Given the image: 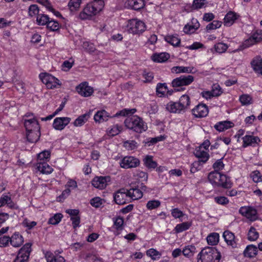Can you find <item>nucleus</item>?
<instances>
[{
	"label": "nucleus",
	"mask_w": 262,
	"mask_h": 262,
	"mask_svg": "<svg viewBox=\"0 0 262 262\" xmlns=\"http://www.w3.org/2000/svg\"><path fill=\"white\" fill-rule=\"evenodd\" d=\"M76 89L79 94L85 97L90 96L94 92L93 88L89 86L87 82L80 83Z\"/></svg>",
	"instance_id": "12"
},
{
	"label": "nucleus",
	"mask_w": 262,
	"mask_h": 262,
	"mask_svg": "<svg viewBox=\"0 0 262 262\" xmlns=\"http://www.w3.org/2000/svg\"><path fill=\"white\" fill-rule=\"evenodd\" d=\"M170 55L166 52L155 53L151 56L152 60L157 62H164L169 58Z\"/></svg>",
	"instance_id": "25"
},
{
	"label": "nucleus",
	"mask_w": 262,
	"mask_h": 262,
	"mask_svg": "<svg viewBox=\"0 0 262 262\" xmlns=\"http://www.w3.org/2000/svg\"><path fill=\"white\" fill-rule=\"evenodd\" d=\"M200 24L197 23V25H185L183 28V31L186 34H191L193 33L199 27Z\"/></svg>",
	"instance_id": "56"
},
{
	"label": "nucleus",
	"mask_w": 262,
	"mask_h": 262,
	"mask_svg": "<svg viewBox=\"0 0 262 262\" xmlns=\"http://www.w3.org/2000/svg\"><path fill=\"white\" fill-rule=\"evenodd\" d=\"M208 106L204 104H199L192 110V114L196 118L206 117L208 114Z\"/></svg>",
	"instance_id": "14"
},
{
	"label": "nucleus",
	"mask_w": 262,
	"mask_h": 262,
	"mask_svg": "<svg viewBox=\"0 0 262 262\" xmlns=\"http://www.w3.org/2000/svg\"><path fill=\"white\" fill-rule=\"evenodd\" d=\"M233 125L232 122L229 121L220 122L214 125V128L219 132H223L231 127Z\"/></svg>",
	"instance_id": "30"
},
{
	"label": "nucleus",
	"mask_w": 262,
	"mask_h": 262,
	"mask_svg": "<svg viewBox=\"0 0 262 262\" xmlns=\"http://www.w3.org/2000/svg\"><path fill=\"white\" fill-rule=\"evenodd\" d=\"M223 236L228 246H231L233 248L237 247L235 235L232 232L229 230H226L224 232Z\"/></svg>",
	"instance_id": "18"
},
{
	"label": "nucleus",
	"mask_w": 262,
	"mask_h": 262,
	"mask_svg": "<svg viewBox=\"0 0 262 262\" xmlns=\"http://www.w3.org/2000/svg\"><path fill=\"white\" fill-rule=\"evenodd\" d=\"M259 237V233L256 229L253 227H251L248 233V239L250 241H255Z\"/></svg>",
	"instance_id": "42"
},
{
	"label": "nucleus",
	"mask_w": 262,
	"mask_h": 262,
	"mask_svg": "<svg viewBox=\"0 0 262 262\" xmlns=\"http://www.w3.org/2000/svg\"><path fill=\"white\" fill-rule=\"evenodd\" d=\"M99 10L93 4H88L79 14L81 19H90L92 16L96 15Z\"/></svg>",
	"instance_id": "8"
},
{
	"label": "nucleus",
	"mask_w": 262,
	"mask_h": 262,
	"mask_svg": "<svg viewBox=\"0 0 262 262\" xmlns=\"http://www.w3.org/2000/svg\"><path fill=\"white\" fill-rule=\"evenodd\" d=\"M165 40L173 47L179 46L181 42V39L176 35H167L165 37Z\"/></svg>",
	"instance_id": "35"
},
{
	"label": "nucleus",
	"mask_w": 262,
	"mask_h": 262,
	"mask_svg": "<svg viewBox=\"0 0 262 262\" xmlns=\"http://www.w3.org/2000/svg\"><path fill=\"white\" fill-rule=\"evenodd\" d=\"M144 164L148 168L154 169L157 166V163L153 161L152 157L151 156H146L143 160Z\"/></svg>",
	"instance_id": "40"
},
{
	"label": "nucleus",
	"mask_w": 262,
	"mask_h": 262,
	"mask_svg": "<svg viewBox=\"0 0 262 262\" xmlns=\"http://www.w3.org/2000/svg\"><path fill=\"white\" fill-rule=\"evenodd\" d=\"M258 253L257 246L254 245H249L247 246L243 252L244 257L249 258H253L255 257Z\"/></svg>",
	"instance_id": "19"
},
{
	"label": "nucleus",
	"mask_w": 262,
	"mask_h": 262,
	"mask_svg": "<svg viewBox=\"0 0 262 262\" xmlns=\"http://www.w3.org/2000/svg\"><path fill=\"white\" fill-rule=\"evenodd\" d=\"M193 81L194 77L192 75H182L173 79L171 84L174 91L178 92L184 91L185 88L182 87L190 84Z\"/></svg>",
	"instance_id": "3"
},
{
	"label": "nucleus",
	"mask_w": 262,
	"mask_h": 262,
	"mask_svg": "<svg viewBox=\"0 0 262 262\" xmlns=\"http://www.w3.org/2000/svg\"><path fill=\"white\" fill-rule=\"evenodd\" d=\"M40 136V130L38 131L34 130L27 133V140L31 143H36Z\"/></svg>",
	"instance_id": "31"
},
{
	"label": "nucleus",
	"mask_w": 262,
	"mask_h": 262,
	"mask_svg": "<svg viewBox=\"0 0 262 262\" xmlns=\"http://www.w3.org/2000/svg\"><path fill=\"white\" fill-rule=\"evenodd\" d=\"M192 70L193 68L190 67L176 66L171 68V72L177 74L181 73H191Z\"/></svg>",
	"instance_id": "39"
},
{
	"label": "nucleus",
	"mask_w": 262,
	"mask_h": 262,
	"mask_svg": "<svg viewBox=\"0 0 262 262\" xmlns=\"http://www.w3.org/2000/svg\"><path fill=\"white\" fill-rule=\"evenodd\" d=\"M47 27L51 31H56L59 29V24L57 21L49 19V21L47 24Z\"/></svg>",
	"instance_id": "49"
},
{
	"label": "nucleus",
	"mask_w": 262,
	"mask_h": 262,
	"mask_svg": "<svg viewBox=\"0 0 262 262\" xmlns=\"http://www.w3.org/2000/svg\"><path fill=\"white\" fill-rule=\"evenodd\" d=\"M145 6L144 0H126L124 6L127 9L140 11Z\"/></svg>",
	"instance_id": "11"
},
{
	"label": "nucleus",
	"mask_w": 262,
	"mask_h": 262,
	"mask_svg": "<svg viewBox=\"0 0 262 262\" xmlns=\"http://www.w3.org/2000/svg\"><path fill=\"white\" fill-rule=\"evenodd\" d=\"M23 243V237L18 232L14 233L11 237L10 244L13 247H19Z\"/></svg>",
	"instance_id": "23"
},
{
	"label": "nucleus",
	"mask_w": 262,
	"mask_h": 262,
	"mask_svg": "<svg viewBox=\"0 0 262 262\" xmlns=\"http://www.w3.org/2000/svg\"><path fill=\"white\" fill-rule=\"evenodd\" d=\"M250 177L255 183H258L262 181V176L260 172L258 170L252 171L250 174Z\"/></svg>",
	"instance_id": "58"
},
{
	"label": "nucleus",
	"mask_w": 262,
	"mask_h": 262,
	"mask_svg": "<svg viewBox=\"0 0 262 262\" xmlns=\"http://www.w3.org/2000/svg\"><path fill=\"white\" fill-rule=\"evenodd\" d=\"M121 127L117 124L114 126L109 131L110 136H114L118 135L121 131Z\"/></svg>",
	"instance_id": "64"
},
{
	"label": "nucleus",
	"mask_w": 262,
	"mask_h": 262,
	"mask_svg": "<svg viewBox=\"0 0 262 262\" xmlns=\"http://www.w3.org/2000/svg\"><path fill=\"white\" fill-rule=\"evenodd\" d=\"M128 189L121 188L114 194V200L118 205H123L126 203V198H129Z\"/></svg>",
	"instance_id": "10"
},
{
	"label": "nucleus",
	"mask_w": 262,
	"mask_h": 262,
	"mask_svg": "<svg viewBox=\"0 0 262 262\" xmlns=\"http://www.w3.org/2000/svg\"><path fill=\"white\" fill-rule=\"evenodd\" d=\"M62 217L63 215L61 213H56L49 219L48 221V224L54 225H57L61 221Z\"/></svg>",
	"instance_id": "48"
},
{
	"label": "nucleus",
	"mask_w": 262,
	"mask_h": 262,
	"mask_svg": "<svg viewBox=\"0 0 262 262\" xmlns=\"http://www.w3.org/2000/svg\"><path fill=\"white\" fill-rule=\"evenodd\" d=\"M90 203L92 206L98 208L102 205V200L99 197H96L91 200Z\"/></svg>",
	"instance_id": "63"
},
{
	"label": "nucleus",
	"mask_w": 262,
	"mask_h": 262,
	"mask_svg": "<svg viewBox=\"0 0 262 262\" xmlns=\"http://www.w3.org/2000/svg\"><path fill=\"white\" fill-rule=\"evenodd\" d=\"M110 181L111 177L109 176L96 177L93 179L92 184L96 188L103 189L106 187L107 183Z\"/></svg>",
	"instance_id": "9"
},
{
	"label": "nucleus",
	"mask_w": 262,
	"mask_h": 262,
	"mask_svg": "<svg viewBox=\"0 0 262 262\" xmlns=\"http://www.w3.org/2000/svg\"><path fill=\"white\" fill-rule=\"evenodd\" d=\"M124 123L127 128L137 133H142L147 129L146 123L142 118L136 115L127 118Z\"/></svg>",
	"instance_id": "2"
},
{
	"label": "nucleus",
	"mask_w": 262,
	"mask_h": 262,
	"mask_svg": "<svg viewBox=\"0 0 262 262\" xmlns=\"http://www.w3.org/2000/svg\"><path fill=\"white\" fill-rule=\"evenodd\" d=\"M196 248L193 245H188L186 246L182 250L183 254L187 257L193 256L195 253Z\"/></svg>",
	"instance_id": "38"
},
{
	"label": "nucleus",
	"mask_w": 262,
	"mask_h": 262,
	"mask_svg": "<svg viewBox=\"0 0 262 262\" xmlns=\"http://www.w3.org/2000/svg\"><path fill=\"white\" fill-rule=\"evenodd\" d=\"M262 40V31H257L254 33L251 36L244 42L243 46L244 48H248L250 46Z\"/></svg>",
	"instance_id": "15"
},
{
	"label": "nucleus",
	"mask_w": 262,
	"mask_h": 262,
	"mask_svg": "<svg viewBox=\"0 0 262 262\" xmlns=\"http://www.w3.org/2000/svg\"><path fill=\"white\" fill-rule=\"evenodd\" d=\"M39 8L37 5L33 4L31 5L28 9V13L29 15L31 17H33L34 16H35L36 15L39 14Z\"/></svg>",
	"instance_id": "57"
},
{
	"label": "nucleus",
	"mask_w": 262,
	"mask_h": 262,
	"mask_svg": "<svg viewBox=\"0 0 262 262\" xmlns=\"http://www.w3.org/2000/svg\"><path fill=\"white\" fill-rule=\"evenodd\" d=\"M164 138L162 136H160L155 138H149L146 139L143 141L145 145H148V146L154 145L157 142L163 140Z\"/></svg>",
	"instance_id": "46"
},
{
	"label": "nucleus",
	"mask_w": 262,
	"mask_h": 262,
	"mask_svg": "<svg viewBox=\"0 0 262 262\" xmlns=\"http://www.w3.org/2000/svg\"><path fill=\"white\" fill-rule=\"evenodd\" d=\"M24 126L26 128L27 133L34 130L38 131L40 130V126L38 122L35 118L25 120Z\"/></svg>",
	"instance_id": "17"
},
{
	"label": "nucleus",
	"mask_w": 262,
	"mask_h": 262,
	"mask_svg": "<svg viewBox=\"0 0 262 262\" xmlns=\"http://www.w3.org/2000/svg\"><path fill=\"white\" fill-rule=\"evenodd\" d=\"M146 254L150 257L152 260L160 258L161 256V254L159 251L152 248L146 251Z\"/></svg>",
	"instance_id": "51"
},
{
	"label": "nucleus",
	"mask_w": 262,
	"mask_h": 262,
	"mask_svg": "<svg viewBox=\"0 0 262 262\" xmlns=\"http://www.w3.org/2000/svg\"><path fill=\"white\" fill-rule=\"evenodd\" d=\"M179 103L181 106V108L185 111L188 108L190 103V98L187 95H182L179 101Z\"/></svg>",
	"instance_id": "37"
},
{
	"label": "nucleus",
	"mask_w": 262,
	"mask_h": 262,
	"mask_svg": "<svg viewBox=\"0 0 262 262\" xmlns=\"http://www.w3.org/2000/svg\"><path fill=\"white\" fill-rule=\"evenodd\" d=\"M38 170L42 173L49 174L53 170V168L47 163H40L37 165Z\"/></svg>",
	"instance_id": "36"
},
{
	"label": "nucleus",
	"mask_w": 262,
	"mask_h": 262,
	"mask_svg": "<svg viewBox=\"0 0 262 262\" xmlns=\"http://www.w3.org/2000/svg\"><path fill=\"white\" fill-rule=\"evenodd\" d=\"M50 18L48 15L43 14H39L36 18V21L38 25L43 26L47 25Z\"/></svg>",
	"instance_id": "47"
},
{
	"label": "nucleus",
	"mask_w": 262,
	"mask_h": 262,
	"mask_svg": "<svg viewBox=\"0 0 262 262\" xmlns=\"http://www.w3.org/2000/svg\"><path fill=\"white\" fill-rule=\"evenodd\" d=\"M167 89V86L165 83H159L156 87V93L158 95L160 94V97H162L164 95V94Z\"/></svg>",
	"instance_id": "50"
},
{
	"label": "nucleus",
	"mask_w": 262,
	"mask_h": 262,
	"mask_svg": "<svg viewBox=\"0 0 262 262\" xmlns=\"http://www.w3.org/2000/svg\"><path fill=\"white\" fill-rule=\"evenodd\" d=\"M140 160L133 156H126L124 157L120 162L121 167L128 169L135 168L140 165Z\"/></svg>",
	"instance_id": "7"
},
{
	"label": "nucleus",
	"mask_w": 262,
	"mask_h": 262,
	"mask_svg": "<svg viewBox=\"0 0 262 262\" xmlns=\"http://www.w3.org/2000/svg\"><path fill=\"white\" fill-rule=\"evenodd\" d=\"M219 234L216 232L211 233L207 237V241L209 245L214 246L217 244L219 242Z\"/></svg>",
	"instance_id": "34"
},
{
	"label": "nucleus",
	"mask_w": 262,
	"mask_h": 262,
	"mask_svg": "<svg viewBox=\"0 0 262 262\" xmlns=\"http://www.w3.org/2000/svg\"><path fill=\"white\" fill-rule=\"evenodd\" d=\"M237 17L238 15L235 12H229L224 17V25L226 26H231Z\"/></svg>",
	"instance_id": "27"
},
{
	"label": "nucleus",
	"mask_w": 262,
	"mask_h": 262,
	"mask_svg": "<svg viewBox=\"0 0 262 262\" xmlns=\"http://www.w3.org/2000/svg\"><path fill=\"white\" fill-rule=\"evenodd\" d=\"M39 78L48 89H54L57 85H61L59 80L57 78L47 73H40Z\"/></svg>",
	"instance_id": "5"
},
{
	"label": "nucleus",
	"mask_w": 262,
	"mask_h": 262,
	"mask_svg": "<svg viewBox=\"0 0 262 262\" xmlns=\"http://www.w3.org/2000/svg\"><path fill=\"white\" fill-rule=\"evenodd\" d=\"M32 244L30 243L26 244L19 250L18 254L13 262H28Z\"/></svg>",
	"instance_id": "6"
},
{
	"label": "nucleus",
	"mask_w": 262,
	"mask_h": 262,
	"mask_svg": "<svg viewBox=\"0 0 262 262\" xmlns=\"http://www.w3.org/2000/svg\"><path fill=\"white\" fill-rule=\"evenodd\" d=\"M223 158L217 160L212 165V167L215 171H217L223 169L224 167V164L222 161Z\"/></svg>",
	"instance_id": "62"
},
{
	"label": "nucleus",
	"mask_w": 262,
	"mask_h": 262,
	"mask_svg": "<svg viewBox=\"0 0 262 262\" xmlns=\"http://www.w3.org/2000/svg\"><path fill=\"white\" fill-rule=\"evenodd\" d=\"M204 164H202L201 162L196 161H194L193 163H192L190 167V172L191 173H194L196 171L199 170L201 169V167Z\"/></svg>",
	"instance_id": "61"
},
{
	"label": "nucleus",
	"mask_w": 262,
	"mask_h": 262,
	"mask_svg": "<svg viewBox=\"0 0 262 262\" xmlns=\"http://www.w3.org/2000/svg\"><path fill=\"white\" fill-rule=\"evenodd\" d=\"M243 146L246 147L249 145H252L254 143H258L260 142V139L258 137H255L251 135H246L243 138Z\"/></svg>",
	"instance_id": "26"
},
{
	"label": "nucleus",
	"mask_w": 262,
	"mask_h": 262,
	"mask_svg": "<svg viewBox=\"0 0 262 262\" xmlns=\"http://www.w3.org/2000/svg\"><path fill=\"white\" fill-rule=\"evenodd\" d=\"M161 205V202L159 200H150L147 202L146 207L149 210H152L158 208Z\"/></svg>",
	"instance_id": "54"
},
{
	"label": "nucleus",
	"mask_w": 262,
	"mask_h": 262,
	"mask_svg": "<svg viewBox=\"0 0 262 262\" xmlns=\"http://www.w3.org/2000/svg\"><path fill=\"white\" fill-rule=\"evenodd\" d=\"M251 67L254 71L262 75V58L260 56H256L251 61Z\"/></svg>",
	"instance_id": "21"
},
{
	"label": "nucleus",
	"mask_w": 262,
	"mask_h": 262,
	"mask_svg": "<svg viewBox=\"0 0 262 262\" xmlns=\"http://www.w3.org/2000/svg\"><path fill=\"white\" fill-rule=\"evenodd\" d=\"M181 106L178 102H174L171 101L169 102L166 105V109L170 113H181L182 111H184Z\"/></svg>",
	"instance_id": "28"
},
{
	"label": "nucleus",
	"mask_w": 262,
	"mask_h": 262,
	"mask_svg": "<svg viewBox=\"0 0 262 262\" xmlns=\"http://www.w3.org/2000/svg\"><path fill=\"white\" fill-rule=\"evenodd\" d=\"M222 25V22L217 20H214L212 23L209 24L206 27V30H214L219 28Z\"/></svg>",
	"instance_id": "60"
},
{
	"label": "nucleus",
	"mask_w": 262,
	"mask_h": 262,
	"mask_svg": "<svg viewBox=\"0 0 262 262\" xmlns=\"http://www.w3.org/2000/svg\"><path fill=\"white\" fill-rule=\"evenodd\" d=\"M123 146L128 150H132L137 148L138 144L135 140H127L123 142Z\"/></svg>",
	"instance_id": "44"
},
{
	"label": "nucleus",
	"mask_w": 262,
	"mask_h": 262,
	"mask_svg": "<svg viewBox=\"0 0 262 262\" xmlns=\"http://www.w3.org/2000/svg\"><path fill=\"white\" fill-rule=\"evenodd\" d=\"M81 0H70L68 4L71 11H76L80 7Z\"/></svg>",
	"instance_id": "53"
},
{
	"label": "nucleus",
	"mask_w": 262,
	"mask_h": 262,
	"mask_svg": "<svg viewBox=\"0 0 262 262\" xmlns=\"http://www.w3.org/2000/svg\"><path fill=\"white\" fill-rule=\"evenodd\" d=\"M220 182V184L219 186H222L225 188H231L232 185L230 178L223 174H221Z\"/></svg>",
	"instance_id": "33"
},
{
	"label": "nucleus",
	"mask_w": 262,
	"mask_h": 262,
	"mask_svg": "<svg viewBox=\"0 0 262 262\" xmlns=\"http://www.w3.org/2000/svg\"><path fill=\"white\" fill-rule=\"evenodd\" d=\"M239 100L243 105H249L253 103L252 97L248 94H243L240 96Z\"/></svg>",
	"instance_id": "41"
},
{
	"label": "nucleus",
	"mask_w": 262,
	"mask_h": 262,
	"mask_svg": "<svg viewBox=\"0 0 262 262\" xmlns=\"http://www.w3.org/2000/svg\"><path fill=\"white\" fill-rule=\"evenodd\" d=\"M69 117H57L53 121V127L56 130H62L70 122Z\"/></svg>",
	"instance_id": "16"
},
{
	"label": "nucleus",
	"mask_w": 262,
	"mask_h": 262,
	"mask_svg": "<svg viewBox=\"0 0 262 262\" xmlns=\"http://www.w3.org/2000/svg\"><path fill=\"white\" fill-rule=\"evenodd\" d=\"M221 253L215 247H206L198 255V262H219Z\"/></svg>",
	"instance_id": "1"
},
{
	"label": "nucleus",
	"mask_w": 262,
	"mask_h": 262,
	"mask_svg": "<svg viewBox=\"0 0 262 262\" xmlns=\"http://www.w3.org/2000/svg\"><path fill=\"white\" fill-rule=\"evenodd\" d=\"M191 226V223L189 222H183L178 224L175 227V231L177 233H180L188 229Z\"/></svg>",
	"instance_id": "45"
},
{
	"label": "nucleus",
	"mask_w": 262,
	"mask_h": 262,
	"mask_svg": "<svg viewBox=\"0 0 262 262\" xmlns=\"http://www.w3.org/2000/svg\"><path fill=\"white\" fill-rule=\"evenodd\" d=\"M221 173L218 171H214L210 172L208 179L209 181L214 186H219L220 180L221 179Z\"/></svg>",
	"instance_id": "22"
},
{
	"label": "nucleus",
	"mask_w": 262,
	"mask_h": 262,
	"mask_svg": "<svg viewBox=\"0 0 262 262\" xmlns=\"http://www.w3.org/2000/svg\"><path fill=\"white\" fill-rule=\"evenodd\" d=\"M211 92L214 97H218L223 93L222 89L218 83H214L212 85Z\"/></svg>",
	"instance_id": "52"
},
{
	"label": "nucleus",
	"mask_w": 262,
	"mask_h": 262,
	"mask_svg": "<svg viewBox=\"0 0 262 262\" xmlns=\"http://www.w3.org/2000/svg\"><path fill=\"white\" fill-rule=\"evenodd\" d=\"M194 156L199 159L198 161L205 164L209 158V154L204 150H202L201 148H197L194 151Z\"/></svg>",
	"instance_id": "20"
},
{
	"label": "nucleus",
	"mask_w": 262,
	"mask_h": 262,
	"mask_svg": "<svg viewBox=\"0 0 262 262\" xmlns=\"http://www.w3.org/2000/svg\"><path fill=\"white\" fill-rule=\"evenodd\" d=\"M228 48V47L226 44L222 42H219L214 46V48L215 51L219 53L225 52Z\"/></svg>",
	"instance_id": "55"
},
{
	"label": "nucleus",
	"mask_w": 262,
	"mask_h": 262,
	"mask_svg": "<svg viewBox=\"0 0 262 262\" xmlns=\"http://www.w3.org/2000/svg\"><path fill=\"white\" fill-rule=\"evenodd\" d=\"M111 117L109 114L104 110L98 111L94 115V119L95 122H102L106 121Z\"/></svg>",
	"instance_id": "24"
},
{
	"label": "nucleus",
	"mask_w": 262,
	"mask_h": 262,
	"mask_svg": "<svg viewBox=\"0 0 262 262\" xmlns=\"http://www.w3.org/2000/svg\"><path fill=\"white\" fill-rule=\"evenodd\" d=\"M124 220L122 217L118 216L114 221V225L118 230H121L123 229Z\"/></svg>",
	"instance_id": "59"
},
{
	"label": "nucleus",
	"mask_w": 262,
	"mask_h": 262,
	"mask_svg": "<svg viewBox=\"0 0 262 262\" xmlns=\"http://www.w3.org/2000/svg\"><path fill=\"white\" fill-rule=\"evenodd\" d=\"M46 258L47 262H65L63 257L60 255H54L50 252L46 253Z\"/></svg>",
	"instance_id": "32"
},
{
	"label": "nucleus",
	"mask_w": 262,
	"mask_h": 262,
	"mask_svg": "<svg viewBox=\"0 0 262 262\" xmlns=\"http://www.w3.org/2000/svg\"><path fill=\"white\" fill-rule=\"evenodd\" d=\"M145 29L144 23L140 20L134 18L128 20L127 30L129 33L139 35L142 33Z\"/></svg>",
	"instance_id": "4"
},
{
	"label": "nucleus",
	"mask_w": 262,
	"mask_h": 262,
	"mask_svg": "<svg viewBox=\"0 0 262 262\" xmlns=\"http://www.w3.org/2000/svg\"><path fill=\"white\" fill-rule=\"evenodd\" d=\"M90 115L85 114L78 117L74 122V125L75 126H80L82 125L88 119Z\"/></svg>",
	"instance_id": "43"
},
{
	"label": "nucleus",
	"mask_w": 262,
	"mask_h": 262,
	"mask_svg": "<svg viewBox=\"0 0 262 262\" xmlns=\"http://www.w3.org/2000/svg\"><path fill=\"white\" fill-rule=\"evenodd\" d=\"M128 192L129 198L134 200L139 199L143 196L142 191L138 188H132L128 190Z\"/></svg>",
	"instance_id": "29"
},
{
	"label": "nucleus",
	"mask_w": 262,
	"mask_h": 262,
	"mask_svg": "<svg viewBox=\"0 0 262 262\" xmlns=\"http://www.w3.org/2000/svg\"><path fill=\"white\" fill-rule=\"evenodd\" d=\"M239 212L250 220H255L257 217V211L251 207H242L239 210Z\"/></svg>",
	"instance_id": "13"
}]
</instances>
